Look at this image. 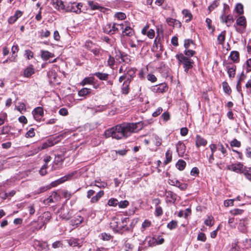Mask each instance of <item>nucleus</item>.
<instances>
[{"instance_id": "nucleus-1", "label": "nucleus", "mask_w": 251, "mask_h": 251, "mask_svg": "<svg viewBox=\"0 0 251 251\" xmlns=\"http://www.w3.org/2000/svg\"><path fill=\"white\" fill-rule=\"evenodd\" d=\"M137 123H123L118 125L109 129L106 130L104 135L106 138L111 137L112 138L119 140L123 138H126L131 133L136 132L139 130Z\"/></svg>"}, {"instance_id": "nucleus-2", "label": "nucleus", "mask_w": 251, "mask_h": 251, "mask_svg": "<svg viewBox=\"0 0 251 251\" xmlns=\"http://www.w3.org/2000/svg\"><path fill=\"white\" fill-rule=\"evenodd\" d=\"M73 174H68L67 175H66L61 178L52 182L50 185L41 187L35 191V194H39L43 193L47 190L50 189L51 187H55L58 185L70 179L73 177Z\"/></svg>"}, {"instance_id": "nucleus-3", "label": "nucleus", "mask_w": 251, "mask_h": 251, "mask_svg": "<svg viewBox=\"0 0 251 251\" xmlns=\"http://www.w3.org/2000/svg\"><path fill=\"white\" fill-rule=\"evenodd\" d=\"M128 218H122L121 221L118 218H114L110 223V227L114 231H119L124 229L129 222Z\"/></svg>"}, {"instance_id": "nucleus-4", "label": "nucleus", "mask_w": 251, "mask_h": 251, "mask_svg": "<svg viewBox=\"0 0 251 251\" xmlns=\"http://www.w3.org/2000/svg\"><path fill=\"white\" fill-rule=\"evenodd\" d=\"M176 57L178 61V63L183 65L184 71L186 73H187L188 70L193 67L194 61L188 57L184 56L182 53L177 54Z\"/></svg>"}, {"instance_id": "nucleus-5", "label": "nucleus", "mask_w": 251, "mask_h": 251, "mask_svg": "<svg viewBox=\"0 0 251 251\" xmlns=\"http://www.w3.org/2000/svg\"><path fill=\"white\" fill-rule=\"evenodd\" d=\"M82 4L77 2H70L68 4L66 7L65 11L67 12H74L76 14H79L81 12Z\"/></svg>"}, {"instance_id": "nucleus-6", "label": "nucleus", "mask_w": 251, "mask_h": 251, "mask_svg": "<svg viewBox=\"0 0 251 251\" xmlns=\"http://www.w3.org/2000/svg\"><path fill=\"white\" fill-rule=\"evenodd\" d=\"M120 28L122 30V35L123 36H132L133 35L134 32V30L130 26L129 23L126 22L124 23L118 25Z\"/></svg>"}, {"instance_id": "nucleus-7", "label": "nucleus", "mask_w": 251, "mask_h": 251, "mask_svg": "<svg viewBox=\"0 0 251 251\" xmlns=\"http://www.w3.org/2000/svg\"><path fill=\"white\" fill-rule=\"evenodd\" d=\"M118 25L119 24L116 23L106 24L103 29L104 32L110 35L114 34L119 30V26Z\"/></svg>"}, {"instance_id": "nucleus-8", "label": "nucleus", "mask_w": 251, "mask_h": 251, "mask_svg": "<svg viewBox=\"0 0 251 251\" xmlns=\"http://www.w3.org/2000/svg\"><path fill=\"white\" fill-rule=\"evenodd\" d=\"M228 169L230 171L235 172L236 173H248V171H246L245 168L243 167V165L241 163L237 164H231L228 166Z\"/></svg>"}, {"instance_id": "nucleus-9", "label": "nucleus", "mask_w": 251, "mask_h": 251, "mask_svg": "<svg viewBox=\"0 0 251 251\" xmlns=\"http://www.w3.org/2000/svg\"><path fill=\"white\" fill-rule=\"evenodd\" d=\"M57 141L51 140H48L45 142L43 143L40 146L38 147V151H41L46 149L48 147H51L56 144Z\"/></svg>"}, {"instance_id": "nucleus-10", "label": "nucleus", "mask_w": 251, "mask_h": 251, "mask_svg": "<svg viewBox=\"0 0 251 251\" xmlns=\"http://www.w3.org/2000/svg\"><path fill=\"white\" fill-rule=\"evenodd\" d=\"M220 18L222 23H225L227 26H230L234 21L233 16L231 15H228L226 16L222 15Z\"/></svg>"}, {"instance_id": "nucleus-11", "label": "nucleus", "mask_w": 251, "mask_h": 251, "mask_svg": "<svg viewBox=\"0 0 251 251\" xmlns=\"http://www.w3.org/2000/svg\"><path fill=\"white\" fill-rule=\"evenodd\" d=\"M176 148L178 154L180 156H182L186 151L184 144L181 141H179L176 145Z\"/></svg>"}, {"instance_id": "nucleus-12", "label": "nucleus", "mask_w": 251, "mask_h": 251, "mask_svg": "<svg viewBox=\"0 0 251 251\" xmlns=\"http://www.w3.org/2000/svg\"><path fill=\"white\" fill-rule=\"evenodd\" d=\"M166 22L170 26L177 28H180L181 26V23L179 21L173 18H167L166 19Z\"/></svg>"}, {"instance_id": "nucleus-13", "label": "nucleus", "mask_w": 251, "mask_h": 251, "mask_svg": "<svg viewBox=\"0 0 251 251\" xmlns=\"http://www.w3.org/2000/svg\"><path fill=\"white\" fill-rule=\"evenodd\" d=\"M54 7L58 10L61 9L65 11L66 7L63 2L61 0H52Z\"/></svg>"}, {"instance_id": "nucleus-14", "label": "nucleus", "mask_w": 251, "mask_h": 251, "mask_svg": "<svg viewBox=\"0 0 251 251\" xmlns=\"http://www.w3.org/2000/svg\"><path fill=\"white\" fill-rule=\"evenodd\" d=\"M207 144V141L203 138L200 135H197L196 137V145L197 147L200 146H205Z\"/></svg>"}, {"instance_id": "nucleus-15", "label": "nucleus", "mask_w": 251, "mask_h": 251, "mask_svg": "<svg viewBox=\"0 0 251 251\" xmlns=\"http://www.w3.org/2000/svg\"><path fill=\"white\" fill-rule=\"evenodd\" d=\"M44 112L43 109L41 107H38L34 109L33 111V115L34 118L38 120L39 117L42 116L43 115Z\"/></svg>"}, {"instance_id": "nucleus-16", "label": "nucleus", "mask_w": 251, "mask_h": 251, "mask_svg": "<svg viewBox=\"0 0 251 251\" xmlns=\"http://www.w3.org/2000/svg\"><path fill=\"white\" fill-rule=\"evenodd\" d=\"M54 56V54L50 53L47 50H42L41 51V57L44 60H47L49 58Z\"/></svg>"}, {"instance_id": "nucleus-17", "label": "nucleus", "mask_w": 251, "mask_h": 251, "mask_svg": "<svg viewBox=\"0 0 251 251\" xmlns=\"http://www.w3.org/2000/svg\"><path fill=\"white\" fill-rule=\"evenodd\" d=\"M229 57L233 62H238L239 61V53L237 51H232Z\"/></svg>"}, {"instance_id": "nucleus-18", "label": "nucleus", "mask_w": 251, "mask_h": 251, "mask_svg": "<svg viewBox=\"0 0 251 251\" xmlns=\"http://www.w3.org/2000/svg\"><path fill=\"white\" fill-rule=\"evenodd\" d=\"M12 54L10 57L9 58V61L11 62H15L17 55H15L16 52L18 51V46H13L11 48Z\"/></svg>"}, {"instance_id": "nucleus-19", "label": "nucleus", "mask_w": 251, "mask_h": 251, "mask_svg": "<svg viewBox=\"0 0 251 251\" xmlns=\"http://www.w3.org/2000/svg\"><path fill=\"white\" fill-rule=\"evenodd\" d=\"M236 25L242 26L244 28L246 27V20L244 16H240L236 20Z\"/></svg>"}, {"instance_id": "nucleus-20", "label": "nucleus", "mask_w": 251, "mask_h": 251, "mask_svg": "<svg viewBox=\"0 0 251 251\" xmlns=\"http://www.w3.org/2000/svg\"><path fill=\"white\" fill-rule=\"evenodd\" d=\"M239 230L243 233L247 232V228L243 220H240L238 226Z\"/></svg>"}, {"instance_id": "nucleus-21", "label": "nucleus", "mask_w": 251, "mask_h": 251, "mask_svg": "<svg viewBox=\"0 0 251 251\" xmlns=\"http://www.w3.org/2000/svg\"><path fill=\"white\" fill-rule=\"evenodd\" d=\"M94 75L101 80H106L109 76V75L108 74L100 72L95 73Z\"/></svg>"}, {"instance_id": "nucleus-22", "label": "nucleus", "mask_w": 251, "mask_h": 251, "mask_svg": "<svg viewBox=\"0 0 251 251\" xmlns=\"http://www.w3.org/2000/svg\"><path fill=\"white\" fill-rule=\"evenodd\" d=\"M43 218H45V220L43 222V223L41 224V225H40L38 227L36 228L37 229H41V227H42V226H44L45 224L49 221V220L50 218V213L49 212H45L43 214Z\"/></svg>"}, {"instance_id": "nucleus-23", "label": "nucleus", "mask_w": 251, "mask_h": 251, "mask_svg": "<svg viewBox=\"0 0 251 251\" xmlns=\"http://www.w3.org/2000/svg\"><path fill=\"white\" fill-rule=\"evenodd\" d=\"M226 32L225 30L223 31L218 36L217 41L218 42V44L220 45H223L225 39H226Z\"/></svg>"}, {"instance_id": "nucleus-24", "label": "nucleus", "mask_w": 251, "mask_h": 251, "mask_svg": "<svg viewBox=\"0 0 251 251\" xmlns=\"http://www.w3.org/2000/svg\"><path fill=\"white\" fill-rule=\"evenodd\" d=\"M227 73L228 76L230 77H234L235 74L236 66L235 65H232L231 67L227 66Z\"/></svg>"}, {"instance_id": "nucleus-25", "label": "nucleus", "mask_w": 251, "mask_h": 251, "mask_svg": "<svg viewBox=\"0 0 251 251\" xmlns=\"http://www.w3.org/2000/svg\"><path fill=\"white\" fill-rule=\"evenodd\" d=\"M186 162L183 160H179L176 164V167L178 170L181 171L186 167Z\"/></svg>"}, {"instance_id": "nucleus-26", "label": "nucleus", "mask_w": 251, "mask_h": 251, "mask_svg": "<svg viewBox=\"0 0 251 251\" xmlns=\"http://www.w3.org/2000/svg\"><path fill=\"white\" fill-rule=\"evenodd\" d=\"M88 4L92 10H100L101 11L103 7L100 6L98 3H94L93 1H88Z\"/></svg>"}, {"instance_id": "nucleus-27", "label": "nucleus", "mask_w": 251, "mask_h": 251, "mask_svg": "<svg viewBox=\"0 0 251 251\" xmlns=\"http://www.w3.org/2000/svg\"><path fill=\"white\" fill-rule=\"evenodd\" d=\"M91 92V89H88L87 88H83L81 89L80 91L78 92V95L80 97H84L89 94H90Z\"/></svg>"}, {"instance_id": "nucleus-28", "label": "nucleus", "mask_w": 251, "mask_h": 251, "mask_svg": "<svg viewBox=\"0 0 251 251\" xmlns=\"http://www.w3.org/2000/svg\"><path fill=\"white\" fill-rule=\"evenodd\" d=\"M136 71V69L135 68H130L126 69V75L129 77L133 78L135 76V74Z\"/></svg>"}, {"instance_id": "nucleus-29", "label": "nucleus", "mask_w": 251, "mask_h": 251, "mask_svg": "<svg viewBox=\"0 0 251 251\" xmlns=\"http://www.w3.org/2000/svg\"><path fill=\"white\" fill-rule=\"evenodd\" d=\"M104 192L103 191H100L95 196L93 197L91 199L92 202H96L99 200L103 195Z\"/></svg>"}, {"instance_id": "nucleus-30", "label": "nucleus", "mask_w": 251, "mask_h": 251, "mask_svg": "<svg viewBox=\"0 0 251 251\" xmlns=\"http://www.w3.org/2000/svg\"><path fill=\"white\" fill-rule=\"evenodd\" d=\"M34 73V70L31 67H28L26 68L24 72L25 76L27 77L30 76Z\"/></svg>"}, {"instance_id": "nucleus-31", "label": "nucleus", "mask_w": 251, "mask_h": 251, "mask_svg": "<svg viewBox=\"0 0 251 251\" xmlns=\"http://www.w3.org/2000/svg\"><path fill=\"white\" fill-rule=\"evenodd\" d=\"M68 243L70 246L72 247L78 246L80 247L81 246V245L78 242V240L75 238H72L70 239L68 241Z\"/></svg>"}, {"instance_id": "nucleus-32", "label": "nucleus", "mask_w": 251, "mask_h": 251, "mask_svg": "<svg viewBox=\"0 0 251 251\" xmlns=\"http://www.w3.org/2000/svg\"><path fill=\"white\" fill-rule=\"evenodd\" d=\"M182 13L184 17L188 18L186 20V22H188L191 21L192 18V15L189 10L184 9L182 10Z\"/></svg>"}, {"instance_id": "nucleus-33", "label": "nucleus", "mask_w": 251, "mask_h": 251, "mask_svg": "<svg viewBox=\"0 0 251 251\" xmlns=\"http://www.w3.org/2000/svg\"><path fill=\"white\" fill-rule=\"evenodd\" d=\"M214 218L212 216H207L204 220V224L207 226H211L214 224Z\"/></svg>"}, {"instance_id": "nucleus-34", "label": "nucleus", "mask_w": 251, "mask_h": 251, "mask_svg": "<svg viewBox=\"0 0 251 251\" xmlns=\"http://www.w3.org/2000/svg\"><path fill=\"white\" fill-rule=\"evenodd\" d=\"M94 78L92 77H85L80 83V84L84 86L86 84H91L94 81Z\"/></svg>"}, {"instance_id": "nucleus-35", "label": "nucleus", "mask_w": 251, "mask_h": 251, "mask_svg": "<svg viewBox=\"0 0 251 251\" xmlns=\"http://www.w3.org/2000/svg\"><path fill=\"white\" fill-rule=\"evenodd\" d=\"M177 226V222L176 221L172 220L167 224V227L170 230L176 228Z\"/></svg>"}, {"instance_id": "nucleus-36", "label": "nucleus", "mask_w": 251, "mask_h": 251, "mask_svg": "<svg viewBox=\"0 0 251 251\" xmlns=\"http://www.w3.org/2000/svg\"><path fill=\"white\" fill-rule=\"evenodd\" d=\"M148 245L150 247H154L157 245V239L155 237L150 238L148 240Z\"/></svg>"}, {"instance_id": "nucleus-37", "label": "nucleus", "mask_w": 251, "mask_h": 251, "mask_svg": "<svg viewBox=\"0 0 251 251\" xmlns=\"http://www.w3.org/2000/svg\"><path fill=\"white\" fill-rule=\"evenodd\" d=\"M243 212V210L238 208L232 209L229 211L230 213L234 216L241 215Z\"/></svg>"}, {"instance_id": "nucleus-38", "label": "nucleus", "mask_w": 251, "mask_h": 251, "mask_svg": "<svg viewBox=\"0 0 251 251\" xmlns=\"http://www.w3.org/2000/svg\"><path fill=\"white\" fill-rule=\"evenodd\" d=\"M166 161L165 163H168L171 161L172 158V152L170 150H168L166 152Z\"/></svg>"}, {"instance_id": "nucleus-39", "label": "nucleus", "mask_w": 251, "mask_h": 251, "mask_svg": "<svg viewBox=\"0 0 251 251\" xmlns=\"http://www.w3.org/2000/svg\"><path fill=\"white\" fill-rule=\"evenodd\" d=\"M222 86L224 91L226 93L229 94L231 92L230 88L226 82H223L222 83Z\"/></svg>"}, {"instance_id": "nucleus-40", "label": "nucleus", "mask_w": 251, "mask_h": 251, "mask_svg": "<svg viewBox=\"0 0 251 251\" xmlns=\"http://www.w3.org/2000/svg\"><path fill=\"white\" fill-rule=\"evenodd\" d=\"M151 221L148 220H145L142 225V231H143L144 230H145L147 228L151 226Z\"/></svg>"}, {"instance_id": "nucleus-41", "label": "nucleus", "mask_w": 251, "mask_h": 251, "mask_svg": "<svg viewBox=\"0 0 251 251\" xmlns=\"http://www.w3.org/2000/svg\"><path fill=\"white\" fill-rule=\"evenodd\" d=\"M235 10L239 14H242L243 11V5L241 3H238L235 7Z\"/></svg>"}, {"instance_id": "nucleus-42", "label": "nucleus", "mask_w": 251, "mask_h": 251, "mask_svg": "<svg viewBox=\"0 0 251 251\" xmlns=\"http://www.w3.org/2000/svg\"><path fill=\"white\" fill-rule=\"evenodd\" d=\"M242 81V79L241 78H240L238 80V81L237 82V85H236V89L238 92H239L241 95V96L243 97V94L242 92V87H241V81Z\"/></svg>"}, {"instance_id": "nucleus-43", "label": "nucleus", "mask_w": 251, "mask_h": 251, "mask_svg": "<svg viewBox=\"0 0 251 251\" xmlns=\"http://www.w3.org/2000/svg\"><path fill=\"white\" fill-rule=\"evenodd\" d=\"M246 93L248 94H251V79H249L245 85Z\"/></svg>"}, {"instance_id": "nucleus-44", "label": "nucleus", "mask_w": 251, "mask_h": 251, "mask_svg": "<svg viewBox=\"0 0 251 251\" xmlns=\"http://www.w3.org/2000/svg\"><path fill=\"white\" fill-rule=\"evenodd\" d=\"M118 204L120 208H125L128 205L129 202L125 200L123 201H121L119 202H118Z\"/></svg>"}, {"instance_id": "nucleus-45", "label": "nucleus", "mask_w": 251, "mask_h": 251, "mask_svg": "<svg viewBox=\"0 0 251 251\" xmlns=\"http://www.w3.org/2000/svg\"><path fill=\"white\" fill-rule=\"evenodd\" d=\"M217 147L219 149V150H220V151H221V152L223 154L224 156H225L226 154V150L224 147V146L221 143H219L217 145Z\"/></svg>"}, {"instance_id": "nucleus-46", "label": "nucleus", "mask_w": 251, "mask_h": 251, "mask_svg": "<svg viewBox=\"0 0 251 251\" xmlns=\"http://www.w3.org/2000/svg\"><path fill=\"white\" fill-rule=\"evenodd\" d=\"M129 92V85L128 84H125L124 83H123V86L122 87V93L123 94L126 95Z\"/></svg>"}, {"instance_id": "nucleus-47", "label": "nucleus", "mask_w": 251, "mask_h": 251, "mask_svg": "<svg viewBox=\"0 0 251 251\" xmlns=\"http://www.w3.org/2000/svg\"><path fill=\"white\" fill-rule=\"evenodd\" d=\"M115 17L119 20H124L126 18V14L122 12H118L115 14Z\"/></svg>"}, {"instance_id": "nucleus-48", "label": "nucleus", "mask_w": 251, "mask_h": 251, "mask_svg": "<svg viewBox=\"0 0 251 251\" xmlns=\"http://www.w3.org/2000/svg\"><path fill=\"white\" fill-rule=\"evenodd\" d=\"M230 144L231 147H235L239 148L241 146L240 142L238 141L236 139H234L232 141H231Z\"/></svg>"}, {"instance_id": "nucleus-49", "label": "nucleus", "mask_w": 251, "mask_h": 251, "mask_svg": "<svg viewBox=\"0 0 251 251\" xmlns=\"http://www.w3.org/2000/svg\"><path fill=\"white\" fill-rule=\"evenodd\" d=\"M163 214V210L160 206L155 207V215L156 216L159 217L162 215Z\"/></svg>"}, {"instance_id": "nucleus-50", "label": "nucleus", "mask_w": 251, "mask_h": 251, "mask_svg": "<svg viewBox=\"0 0 251 251\" xmlns=\"http://www.w3.org/2000/svg\"><path fill=\"white\" fill-rule=\"evenodd\" d=\"M191 45H194L193 41L191 39H187L184 41V46L186 49H187L189 47H190Z\"/></svg>"}, {"instance_id": "nucleus-51", "label": "nucleus", "mask_w": 251, "mask_h": 251, "mask_svg": "<svg viewBox=\"0 0 251 251\" xmlns=\"http://www.w3.org/2000/svg\"><path fill=\"white\" fill-rule=\"evenodd\" d=\"M118 203V201L117 199H111L108 201V204L109 206H116Z\"/></svg>"}, {"instance_id": "nucleus-52", "label": "nucleus", "mask_w": 251, "mask_h": 251, "mask_svg": "<svg viewBox=\"0 0 251 251\" xmlns=\"http://www.w3.org/2000/svg\"><path fill=\"white\" fill-rule=\"evenodd\" d=\"M197 239L199 241L204 242V241H205V240L206 239V237L204 233H203L202 232H201L198 234V237H197Z\"/></svg>"}, {"instance_id": "nucleus-53", "label": "nucleus", "mask_w": 251, "mask_h": 251, "mask_svg": "<svg viewBox=\"0 0 251 251\" xmlns=\"http://www.w3.org/2000/svg\"><path fill=\"white\" fill-rule=\"evenodd\" d=\"M219 3L217 0L214 1L208 7V10L210 12L213 9H214L216 7L218 6Z\"/></svg>"}, {"instance_id": "nucleus-54", "label": "nucleus", "mask_w": 251, "mask_h": 251, "mask_svg": "<svg viewBox=\"0 0 251 251\" xmlns=\"http://www.w3.org/2000/svg\"><path fill=\"white\" fill-rule=\"evenodd\" d=\"M184 54L186 55L185 56H192L195 54V51L192 50H187L186 49L184 51Z\"/></svg>"}, {"instance_id": "nucleus-55", "label": "nucleus", "mask_w": 251, "mask_h": 251, "mask_svg": "<svg viewBox=\"0 0 251 251\" xmlns=\"http://www.w3.org/2000/svg\"><path fill=\"white\" fill-rule=\"evenodd\" d=\"M210 148L212 152V154L210 156V159H213V153L216 151L217 146L215 144H212L210 146Z\"/></svg>"}, {"instance_id": "nucleus-56", "label": "nucleus", "mask_w": 251, "mask_h": 251, "mask_svg": "<svg viewBox=\"0 0 251 251\" xmlns=\"http://www.w3.org/2000/svg\"><path fill=\"white\" fill-rule=\"evenodd\" d=\"M35 136L34 130L33 128H30L26 133V137H33Z\"/></svg>"}, {"instance_id": "nucleus-57", "label": "nucleus", "mask_w": 251, "mask_h": 251, "mask_svg": "<svg viewBox=\"0 0 251 251\" xmlns=\"http://www.w3.org/2000/svg\"><path fill=\"white\" fill-rule=\"evenodd\" d=\"M234 201V200H233V199L225 200L224 201V205L226 207H228L229 206H233Z\"/></svg>"}, {"instance_id": "nucleus-58", "label": "nucleus", "mask_w": 251, "mask_h": 251, "mask_svg": "<svg viewBox=\"0 0 251 251\" xmlns=\"http://www.w3.org/2000/svg\"><path fill=\"white\" fill-rule=\"evenodd\" d=\"M25 55L28 59H30L33 57V53L30 50H25Z\"/></svg>"}, {"instance_id": "nucleus-59", "label": "nucleus", "mask_w": 251, "mask_h": 251, "mask_svg": "<svg viewBox=\"0 0 251 251\" xmlns=\"http://www.w3.org/2000/svg\"><path fill=\"white\" fill-rule=\"evenodd\" d=\"M228 223L231 228H234L236 227V223L234 222V218L233 217L229 218Z\"/></svg>"}, {"instance_id": "nucleus-60", "label": "nucleus", "mask_w": 251, "mask_h": 251, "mask_svg": "<svg viewBox=\"0 0 251 251\" xmlns=\"http://www.w3.org/2000/svg\"><path fill=\"white\" fill-rule=\"evenodd\" d=\"M17 109L18 111L22 113L23 111H25V105L24 103H19V105L17 107Z\"/></svg>"}, {"instance_id": "nucleus-61", "label": "nucleus", "mask_w": 251, "mask_h": 251, "mask_svg": "<svg viewBox=\"0 0 251 251\" xmlns=\"http://www.w3.org/2000/svg\"><path fill=\"white\" fill-rule=\"evenodd\" d=\"M147 79L148 80L152 82H154L156 81V77H155V76L154 75H152V74H149L148 75H147Z\"/></svg>"}, {"instance_id": "nucleus-62", "label": "nucleus", "mask_w": 251, "mask_h": 251, "mask_svg": "<svg viewBox=\"0 0 251 251\" xmlns=\"http://www.w3.org/2000/svg\"><path fill=\"white\" fill-rule=\"evenodd\" d=\"M83 221V218L80 216H77L76 219L75 220V224L76 225H79Z\"/></svg>"}, {"instance_id": "nucleus-63", "label": "nucleus", "mask_w": 251, "mask_h": 251, "mask_svg": "<svg viewBox=\"0 0 251 251\" xmlns=\"http://www.w3.org/2000/svg\"><path fill=\"white\" fill-rule=\"evenodd\" d=\"M246 71L247 72H249L251 71L250 68H251V58L248 59L246 61Z\"/></svg>"}, {"instance_id": "nucleus-64", "label": "nucleus", "mask_w": 251, "mask_h": 251, "mask_svg": "<svg viewBox=\"0 0 251 251\" xmlns=\"http://www.w3.org/2000/svg\"><path fill=\"white\" fill-rule=\"evenodd\" d=\"M59 113L62 116H66L68 114V110L66 108H62L59 110Z\"/></svg>"}]
</instances>
